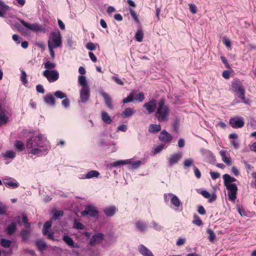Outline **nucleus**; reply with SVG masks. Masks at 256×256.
<instances>
[{"label":"nucleus","mask_w":256,"mask_h":256,"mask_svg":"<svg viewBox=\"0 0 256 256\" xmlns=\"http://www.w3.org/2000/svg\"><path fill=\"white\" fill-rule=\"evenodd\" d=\"M98 212L96 207L93 206H88L86 207L85 210L81 212L82 216H84L88 215L90 217H97Z\"/></svg>","instance_id":"11"},{"label":"nucleus","mask_w":256,"mask_h":256,"mask_svg":"<svg viewBox=\"0 0 256 256\" xmlns=\"http://www.w3.org/2000/svg\"><path fill=\"white\" fill-rule=\"evenodd\" d=\"M36 91L40 94H44V90L43 86L42 84H38L36 86Z\"/></svg>","instance_id":"64"},{"label":"nucleus","mask_w":256,"mask_h":256,"mask_svg":"<svg viewBox=\"0 0 256 256\" xmlns=\"http://www.w3.org/2000/svg\"><path fill=\"white\" fill-rule=\"evenodd\" d=\"M26 77L27 75L26 72L23 70H21L20 80L24 85L28 84Z\"/></svg>","instance_id":"46"},{"label":"nucleus","mask_w":256,"mask_h":256,"mask_svg":"<svg viewBox=\"0 0 256 256\" xmlns=\"http://www.w3.org/2000/svg\"><path fill=\"white\" fill-rule=\"evenodd\" d=\"M78 84L82 86V88L89 87L86 80V78L84 76H80L78 78Z\"/></svg>","instance_id":"33"},{"label":"nucleus","mask_w":256,"mask_h":256,"mask_svg":"<svg viewBox=\"0 0 256 256\" xmlns=\"http://www.w3.org/2000/svg\"><path fill=\"white\" fill-rule=\"evenodd\" d=\"M51 226H52V224L49 221H47L44 224L43 229H42V234L44 235V236L46 235V234L48 233V229L49 228H50L51 227Z\"/></svg>","instance_id":"42"},{"label":"nucleus","mask_w":256,"mask_h":256,"mask_svg":"<svg viewBox=\"0 0 256 256\" xmlns=\"http://www.w3.org/2000/svg\"><path fill=\"white\" fill-rule=\"evenodd\" d=\"M0 9L2 11H8L10 10V7L3 0H0Z\"/></svg>","instance_id":"51"},{"label":"nucleus","mask_w":256,"mask_h":256,"mask_svg":"<svg viewBox=\"0 0 256 256\" xmlns=\"http://www.w3.org/2000/svg\"><path fill=\"white\" fill-rule=\"evenodd\" d=\"M97 44H96L92 42H88L86 45V48L90 50H94L96 48V46Z\"/></svg>","instance_id":"56"},{"label":"nucleus","mask_w":256,"mask_h":256,"mask_svg":"<svg viewBox=\"0 0 256 256\" xmlns=\"http://www.w3.org/2000/svg\"><path fill=\"white\" fill-rule=\"evenodd\" d=\"M62 104L65 108H68L70 106V100L66 97L62 100Z\"/></svg>","instance_id":"52"},{"label":"nucleus","mask_w":256,"mask_h":256,"mask_svg":"<svg viewBox=\"0 0 256 256\" xmlns=\"http://www.w3.org/2000/svg\"><path fill=\"white\" fill-rule=\"evenodd\" d=\"M193 169L194 170V173L195 176L197 178H201V173L200 170H198V168H196L195 166H194Z\"/></svg>","instance_id":"57"},{"label":"nucleus","mask_w":256,"mask_h":256,"mask_svg":"<svg viewBox=\"0 0 256 256\" xmlns=\"http://www.w3.org/2000/svg\"><path fill=\"white\" fill-rule=\"evenodd\" d=\"M14 146L18 152H22L24 148V144L21 140H17L14 143Z\"/></svg>","instance_id":"39"},{"label":"nucleus","mask_w":256,"mask_h":256,"mask_svg":"<svg viewBox=\"0 0 256 256\" xmlns=\"http://www.w3.org/2000/svg\"><path fill=\"white\" fill-rule=\"evenodd\" d=\"M20 234L22 236V240L23 241L28 240L30 236V232L28 230L24 229L22 230Z\"/></svg>","instance_id":"43"},{"label":"nucleus","mask_w":256,"mask_h":256,"mask_svg":"<svg viewBox=\"0 0 256 256\" xmlns=\"http://www.w3.org/2000/svg\"><path fill=\"white\" fill-rule=\"evenodd\" d=\"M116 208L114 206L107 207L104 210V214L108 216H113L116 212Z\"/></svg>","instance_id":"25"},{"label":"nucleus","mask_w":256,"mask_h":256,"mask_svg":"<svg viewBox=\"0 0 256 256\" xmlns=\"http://www.w3.org/2000/svg\"><path fill=\"white\" fill-rule=\"evenodd\" d=\"M63 240L70 248H80V246L78 244L74 242L73 240L68 236H64L62 238Z\"/></svg>","instance_id":"20"},{"label":"nucleus","mask_w":256,"mask_h":256,"mask_svg":"<svg viewBox=\"0 0 256 256\" xmlns=\"http://www.w3.org/2000/svg\"><path fill=\"white\" fill-rule=\"evenodd\" d=\"M207 233L208 234V238L210 242H213L216 239V236L214 232L211 229H208Z\"/></svg>","instance_id":"40"},{"label":"nucleus","mask_w":256,"mask_h":256,"mask_svg":"<svg viewBox=\"0 0 256 256\" xmlns=\"http://www.w3.org/2000/svg\"><path fill=\"white\" fill-rule=\"evenodd\" d=\"M20 22L24 27L32 32H44V28L38 23L30 24L23 20H20Z\"/></svg>","instance_id":"7"},{"label":"nucleus","mask_w":256,"mask_h":256,"mask_svg":"<svg viewBox=\"0 0 256 256\" xmlns=\"http://www.w3.org/2000/svg\"><path fill=\"white\" fill-rule=\"evenodd\" d=\"M223 178L224 186H226V184H236L232 182L236 181V180L228 174L223 175Z\"/></svg>","instance_id":"24"},{"label":"nucleus","mask_w":256,"mask_h":256,"mask_svg":"<svg viewBox=\"0 0 256 256\" xmlns=\"http://www.w3.org/2000/svg\"><path fill=\"white\" fill-rule=\"evenodd\" d=\"M22 222L24 224L26 228H29L30 224L28 222V218L26 216H22Z\"/></svg>","instance_id":"58"},{"label":"nucleus","mask_w":256,"mask_h":256,"mask_svg":"<svg viewBox=\"0 0 256 256\" xmlns=\"http://www.w3.org/2000/svg\"><path fill=\"white\" fill-rule=\"evenodd\" d=\"M152 224L153 228L156 231L160 232L164 228L162 226L156 222L155 221H152Z\"/></svg>","instance_id":"48"},{"label":"nucleus","mask_w":256,"mask_h":256,"mask_svg":"<svg viewBox=\"0 0 256 256\" xmlns=\"http://www.w3.org/2000/svg\"><path fill=\"white\" fill-rule=\"evenodd\" d=\"M210 174L212 180H216L220 176V174L216 172H210Z\"/></svg>","instance_id":"62"},{"label":"nucleus","mask_w":256,"mask_h":256,"mask_svg":"<svg viewBox=\"0 0 256 256\" xmlns=\"http://www.w3.org/2000/svg\"><path fill=\"white\" fill-rule=\"evenodd\" d=\"M136 112V110L134 108H127L121 112L120 116L122 118H126L132 116Z\"/></svg>","instance_id":"19"},{"label":"nucleus","mask_w":256,"mask_h":256,"mask_svg":"<svg viewBox=\"0 0 256 256\" xmlns=\"http://www.w3.org/2000/svg\"><path fill=\"white\" fill-rule=\"evenodd\" d=\"M36 244L40 251H43L46 248V244L44 240L38 239L36 241Z\"/></svg>","instance_id":"28"},{"label":"nucleus","mask_w":256,"mask_h":256,"mask_svg":"<svg viewBox=\"0 0 256 256\" xmlns=\"http://www.w3.org/2000/svg\"><path fill=\"white\" fill-rule=\"evenodd\" d=\"M230 124L234 128H241L244 126V119L242 117H234L230 120Z\"/></svg>","instance_id":"10"},{"label":"nucleus","mask_w":256,"mask_h":256,"mask_svg":"<svg viewBox=\"0 0 256 256\" xmlns=\"http://www.w3.org/2000/svg\"><path fill=\"white\" fill-rule=\"evenodd\" d=\"M194 160L192 158H189L184 160V161L183 164H184V168L186 169L192 166H194Z\"/></svg>","instance_id":"35"},{"label":"nucleus","mask_w":256,"mask_h":256,"mask_svg":"<svg viewBox=\"0 0 256 256\" xmlns=\"http://www.w3.org/2000/svg\"><path fill=\"white\" fill-rule=\"evenodd\" d=\"M135 226L137 230L140 232H144L148 230V224L146 222L138 221L135 223Z\"/></svg>","instance_id":"23"},{"label":"nucleus","mask_w":256,"mask_h":256,"mask_svg":"<svg viewBox=\"0 0 256 256\" xmlns=\"http://www.w3.org/2000/svg\"><path fill=\"white\" fill-rule=\"evenodd\" d=\"M200 152L203 156L206 158L208 162L212 163L216 161L214 156L210 150L206 149H202Z\"/></svg>","instance_id":"17"},{"label":"nucleus","mask_w":256,"mask_h":256,"mask_svg":"<svg viewBox=\"0 0 256 256\" xmlns=\"http://www.w3.org/2000/svg\"><path fill=\"white\" fill-rule=\"evenodd\" d=\"M232 88L236 94L239 98L242 100V102L246 104H248V100H246L244 96L245 90L241 82L236 81L233 82Z\"/></svg>","instance_id":"5"},{"label":"nucleus","mask_w":256,"mask_h":256,"mask_svg":"<svg viewBox=\"0 0 256 256\" xmlns=\"http://www.w3.org/2000/svg\"><path fill=\"white\" fill-rule=\"evenodd\" d=\"M74 228L77 230H84V226L82 224L77 222L76 220H75L74 224Z\"/></svg>","instance_id":"50"},{"label":"nucleus","mask_w":256,"mask_h":256,"mask_svg":"<svg viewBox=\"0 0 256 256\" xmlns=\"http://www.w3.org/2000/svg\"><path fill=\"white\" fill-rule=\"evenodd\" d=\"M4 160L8 158L14 159L16 157V154L12 150H7L4 153L2 154Z\"/></svg>","instance_id":"32"},{"label":"nucleus","mask_w":256,"mask_h":256,"mask_svg":"<svg viewBox=\"0 0 256 256\" xmlns=\"http://www.w3.org/2000/svg\"><path fill=\"white\" fill-rule=\"evenodd\" d=\"M138 250L142 256H154L152 252L143 244H140Z\"/></svg>","instance_id":"21"},{"label":"nucleus","mask_w":256,"mask_h":256,"mask_svg":"<svg viewBox=\"0 0 256 256\" xmlns=\"http://www.w3.org/2000/svg\"><path fill=\"white\" fill-rule=\"evenodd\" d=\"M144 38V33L142 30H138L136 34L135 38L136 41L141 42L142 41Z\"/></svg>","instance_id":"37"},{"label":"nucleus","mask_w":256,"mask_h":256,"mask_svg":"<svg viewBox=\"0 0 256 256\" xmlns=\"http://www.w3.org/2000/svg\"><path fill=\"white\" fill-rule=\"evenodd\" d=\"M220 156L222 160L228 165L231 164V159L230 156H227L226 151L224 150H220Z\"/></svg>","instance_id":"26"},{"label":"nucleus","mask_w":256,"mask_h":256,"mask_svg":"<svg viewBox=\"0 0 256 256\" xmlns=\"http://www.w3.org/2000/svg\"><path fill=\"white\" fill-rule=\"evenodd\" d=\"M193 223L198 226H200L202 224V222L198 216H195Z\"/></svg>","instance_id":"60"},{"label":"nucleus","mask_w":256,"mask_h":256,"mask_svg":"<svg viewBox=\"0 0 256 256\" xmlns=\"http://www.w3.org/2000/svg\"><path fill=\"white\" fill-rule=\"evenodd\" d=\"M228 190V196L230 200L234 202L236 198L238 187L236 184L224 186Z\"/></svg>","instance_id":"8"},{"label":"nucleus","mask_w":256,"mask_h":256,"mask_svg":"<svg viewBox=\"0 0 256 256\" xmlns=\"http://www.w3.org/2000/svg\"><path fill=\"white\" fill-rule=\"evenodd\" d=\"M102 120L106 124H110L112 122V120L108 112H102L101 114Z\"/></svg>","instance_id":"29"},{"label":"nucleus","mask_w":256,"mask_h":256,"mask_svg":"<svg viewBox=\"0 0 256 256\" xmlns=\"http://www.w3.org/2000/svg\"><path fill=\"white\" fill-rule=\"evenodd\" d=\"M173 194L172 193H168L164 194V201L166 204H168L169 200H171L172 197V196Z\"/></svg>","instance_id":"55"},{"label":"nucleus","mask_w":256,"mask_h":256,"mask_svg":"<svg viewBox=\"0 0 256 256\" xmlns=\"http://www.w3.org/2000/svg\"><path fill=\"white\" fill-rule=\"evenodd\" d=\"M164 148V144H160L154 148L153 152L156 154L161 152Z\"/></svg>","instance_id":"49"},{"label":"nucleus","mask_w":256,"mask_h":256,"mask_svg":"<svg viewBox=\"0 0 256 256\" xmlns=\"http://www.w3.org/2000/svg\"><path fill=\"white\" fill-rule=\"evenodd\" d=\"M144 100V94L142 92H140L138 94L134 96V100H136L139 102H143Z\"/></svg>","instance_id":"38"},{"label":"nucleus","mask_w":256,"mask_h":256,"mask_svg":"<svg viewBox=\"0 0 256 256\" xmlns=\"http://www.w3.org/2000/svg\"><path fill=\"white\" fill-rule=\"evenodd\" d=\"M170 202L174 206V208L175 210H178L179 212L182 210V203L176 195L174 194H172Z\"/></svg>","instance_id":"14"},{"label":"nucleus","mask_w":256,"mask_h":256,"mask_svg":"<svg viewBox=\"0 0 256 256\" xmlns=\"http://www.w3.org/2000/svg\"><path fill=\"white\" fill-rule=\"evenodd\" d=\"M158 106V102L154 99H152L148 102L145 103L143 106L148 112V114H150L154 112Z\"/></svg>","instance_id":"13"},{"label":"nucleus","mask_w":256,"mask_h":256,"mask_svg":"<svg viewBox=\"0 0 256 256\" xmlns=\"http://www.w3.org/2000/svg\"><path fill=\"white\" fill-rule=\"evenodd\" d=\"M130 12L132 17L134 19L136 22H138V18L136 12L132 9H130Z\"/></svg>","instance_id":"54"},{"label":"nucleus","mask_w":256,"mask_h":256,"mask_svg":"<svg viewBox=\"0 0 256 256\" xmlns=\"http://www.w3.org/2000/svg\"><path fill=\"white\" fill-rule=\"evenodd\" d=\"M48 46L52 48H59L62 46V36L59 30L52 32L50 34L49 40L48 42Z\"/></svg>","instance_id":"4"},{"label":"nucleus","mask_w":256,"mask_h":256,"mask_svg":"<svg viewBox=\"0 0 256 256\" xmlns=\"http://www.w3.org/2000/svg\"><path fill=\"white\" fill-rule=\"evenodd\" d=\"M16 230V224L12 222L8 225L6 229V232L8 234H12L15 232Z\"/></svg>","instance_id":"30"},{"label":"nucleus","mask_w":256,"mask_h":256,"mask_svg":"<svg viewBox=\"0 0 256 256\" xmlns=\"http://www.w3.org/2000/svg\"><path fill=\"white\" fill-rule=\"evenodd\" d=\"M8 117L6 114L5 110L2 108L0 104V124H4L9 122Z\"/></svg>","instance_id":"22"},{"label":"nucleus","mask_w":256,"mask_h":256,"mask_svg":"<svg viewBox=\"0 0 256 256\" xmlns=\"http://www.w3.org/2000/svg\"><path fill=\"white\" fill-rule=\"evenodd\" d=\"M182 154L181 152L174 153L170 154L167 158L168 164L170 167H172L174 165L176 164L182 158Z\"/></svg>","instance_id":"9"},{"label":"nucleus","mask_w":256,"mask_h":256,"mask_svg":"<svg viewBox=\"0 0 256 256\" xmlns=\"http://www.w3.org/2000/svg\"><path fill=\"white\" fill-rule=\"evenodd\" d=\"M161 130L160 124H152L150 126L148 131L150 133L156 134Z\"/></svg>","instance_id":"31"},{"label":"nucleus","mask_w":256,"mask_h":256,"mask_svg":"<svg viewBox=\"0 0 256 256\" xmlns=\"http://www.w3.org/2000/svg\"><path fill=\"white\" fill-rule=\"evenodd\" d=\"M42 74L50 82H54L59 78V74L56 70H45L42 72Z\"/></svg>","instance_id":"6"},{"label":"nucleus","mask_w":256,"mask_h":256,"mask_svg":"<svg viewBox=\"0 0 256 256\" xmlns=\"http://www.w3.org/2000/svg\"><path fill=\"white\" fill-rule=\"evenodd\" d=\"M12 244V242L10 240L2 238L0 240V244L2 246L6 248H9Z\"/></svg>","instance_id":"41"},{"label":"nucleus","mask_w":256,"mask_h":256,"mask_svg":"<svg viewBox=\"0 0 256 256\" xmlns=\"http://www.w3.org/2000/svg\"><path fill=\"white\" fill-rule=\"evenodd\" d=\"M104 238V234L102 233H98L93 235L90 240L91 246H94L100 243Z\"/></svg>","instance_id":"16"},{"label":"nucleus","mask_w":256,"mask_h":256,"mask_svg":"<svg viewBox=\"0 0 256 256\" xmlns=\"http://www.w3.org/2000/svg\"><path fill=\"white\" fill-rule=\"evenodd\" d=\"M44 102L48 105L54 106L55 104V99L50 94H48L44 97Z\"/></svg>","instance_id":"27"},{"label":"nucleus","mask_w":256,"mask_h":256,"mask_svg":"<svg viewBox=\"0 0 256 256\" xmlns=\"http://www.w3.org/2000/svg\"><path fill=\"white\" fill-rule=\"evenodd\" d=\"M236 210L241 216H244L246 215V211L242 206L240 205L236 206Z\"/></svg>","instance_id":"53"},{"label":"nucleus","mask_w":256,"mask_h":256,"mask_svg":"<svg viewBox=\"0 0 256 256\" xmlns=\"http://www.w3.org/2000/svg\"><path fill=\"white\" fill-rule=\"evenodd\" d=\"M128 165L129 169L135 170L138 168L142 164L141 160H135L134 158L124 160H118L110 164V168L117 167L123 165Z\"/></svg>","instance_id":"3"},{"label":"nucleus","mask_w":256,"mask_h":256,"mask_svg":"<svg viewBox=\"0 0 256 256\" xmlns=\"http://www.w3.org/2000/svg\"><path fill=\"white\" fill-rule=\"evenodd\" d=\"M158 138L162 142L170 143L172 139V136L170 134L164 130L160 132Z\"/></svg>","instance_id":"15"},{"label":"nucleus","mask_w":256,"mask_h":256,"mask_svg":"<svg viewBox=\"0 0 256 256\" xmlns=\"http://www.w3.org/2000/svg\"><path fill=\"white\" fill-rule=\"evenodd\" d=\"M54 94L56 98L60 99H64L66 97V94L60 90L56 91Z\"/></svg>","instance_id":"45"},{"label":"nucleus","mask_w":256,"mask_h":256,"mask_svg":"<svg viewBox=\"0 0 256 256\" xmlns=\"http://www.w3.org/2000/svg\"><path fill=\"white\" fill-rule=\"evenodd\" d=\"M56 66V64L54 62H51L49 60L46 62L44 64V67L46 70H51L54 68Z\"/></svg>","instance_id":"36"},{"label":"nucleus","mask_w":256,"mask_h":256,"mask_svg":"<svg viewBox=\"0 0 256 256\" xmlns=\"http://www.w3.org/2000/svg\"><path fill=\"white\" fill-rule=\"evenodd\" d=\"M170 110L164 103L163 99H160L158 102L156 117L160 122H167L168 120V116Z\"/></svg>","instance_id":"2"},{"label":"nucleus","mask_w":256,"mask_h":256,"mask_svg":"<svg viewBox=\"0 0 256 256\" xmlns=\"http://www.w3.org/2000/svg\"><path fill=\"white\" fill-rule=\"evenodd\" d=\"M28 152L38 156H46L50 150L49 142L42 134H39L29 139L26 144Z\"/></svg>","instance_id":"1"},{"label":"nucleus","mask_w":256,"mask_h":256,"mask_svg":"<svg viewBox=\"0 0 256 256\" xmlns=\"http://www.w3.org/2000/svg\"><path fill=\"white\" fill-rule=\"evenodd\" d=\"M80 102L82 103H86L88 102L90 96V89L88 88H82L80 92Z\"/></svg>","instance_id":"12"},{"label":"nucleus","mask_w":256,"mask_h":256,"mask_svg":"<svg viewBox=\"0 0 256 256\" xmlns=\"http://www.w3.org/2000/svg\"><path fill=\"white\" fill-rule=\"evenodd\" d=\"M99 175L100 173L98 172L96 170H90L85 175L84 178L87 179H90L93 178H97Z\"/></svg>","instance_id":"34"},{"label":"nucleus","mask_w":256,"mask_h":256,"mask_svg":"<svg viewBox=\"0 0 256 256\" xmlns=\"http://www.w3.org/2000/svg\"><path fill=\"white\" fill-rule=\"evenodd\" d=\"M190 11L194 14L196 12V6L195 4H188Z\"/></svg>","instance_id":"61"},{"label":"nucleus","mask_w":256,"mask_h":256,"mask_svg":"<svg viewBox=\"0 0 256 256\" xmlns=\"http://www.w3.org/2000/svg\"><path fill=\"white\" fill-rule=\"evenodd\" d=\"M134 92H130L126 98H124L122 100V102L124 104L132 102L134 101Z\"/></svg>","instance_id":"44"},{"label":"nucleus","mask_w":256,"mask_h":256,"mask_svg":"<svg viewBox=\"0 0 256 256\" xmlns=\"http://www.w3.org/2000/svg\"><path fill=\"white\" fill-rule=\"evenodd\" d=\"M185 146V140L184 139L180 138L178 140V146L180 148H184Z\"/></svg>","instance_id":"63"},{"label":"nucleus","mask_w":256,"mask_h":256,"mask_svg":"<svg viewBox=\"0 0 256 256\" xmlns=\"http://www.w3.org/2000/svg\"><path fill=\"white\" fill-rule=\"evenodd\" d=\"M64 214V212L62 210H58L54 212L52 217V220H56L58 219L60 216H62Z\"/></svg>","instance_id":"47"},{"label":"nucleus","mask_w":256,"mask_h":256,"mask_svg":"<svg viewBox=\"0 0 256 256\" xmlns=\"http://www.w3.org/2000/svg\"><path fill=\"white\" fill-rule=\"evenodd\" d=\"M100 94L104 98L106 106L110 109H112L114 106L112 104V98L108 94L103 90L100 91Z\"/></svg>","instance_id":"18"},{"label":"nucleus","mask_w":256,"mask_h":256,"mask_svg":"<svg viewBox=\"0 0 256 256\" xmlns=\"http://www.w3.org/2000/svg\"><path fill=\"white\" fill-rule=\"evenodd\" d=\"M112 78L120 86H123L124 84V82L120 79L118 77L116 76H112Z\"/></svg>","instance_id":"59"}]
</instances>
